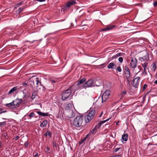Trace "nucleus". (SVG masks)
<instances>
[{
    "label": "nucleus",
    "instance_id": "1",
    "mask_svg": "<svg viewBox=\"0 0 157 157\" xmlns=\"http://www.w3.org/2000/svg\"><path fill=\"white\" fill-rule=\"evenodd\" d=\"M84 122L83 116H78L75 119L73 124L77 127H80L83 125Z\"/></svg>",
    "mask_w": 157,
    "mask_h": 157
},
{
    "label": "nucleus",
    "instance_id": "2",
    "mask_svg": "<svg viewBox=\"0 0 157 157\" xmlns=\"http://www.w3.org/2000/svg\"><path fill=\"white\" fill-rule=\"evenodd\" d=\"M124 73L125 75V77L128 84L132 81V77L130 75V72L129 68L126 66L123 67Z\"/></svg>",
    "mask_w": 157,
    "mask_h": 157
},
{
    "label": "nucleus",
    "instance_id": "3",
    "mask_svg": "<svg viewBox=\"0 0 157 157\" xmlns=\"http://www.w3.org/2000/svg\"><path fill=\"white\" fill-rule=\"evenodd\" d=\"M95 114V110L94 109L90 110L87 114L85 116V120L86 123L89 122L94 117Z\"/></svg>",
    "mask_w": 157,
    "mask_h": 157
},
{
    "label": "nucleus",
    "instance_id": "4",
    "mask_svg": "<svg viewBox=\"0 0 157 157\" xmlns=\"http://www.w3.org/2000/svg\"><path fill=\"white\" fill-rule=\"evenodd\" d=\"M76 0H71L67 2L66 4L64 6L62 9L63 11H66L67 9H69L70 7L75 5L76 3Z\"/></svg>",
    "mask_w": 157,
    "mask_h": 157
},
{
    "label": "nucleus",
    "instance_id": "5",
    "mask_svg": "<svg viewBox=\"0 0 157 157\" xmlns=\"http://www.w3.org/2000/svg\"><path fill=\"white\" fill-rule=\"evenodd\" d=\"M71 91L68 88L64 91L62 94V99L63 100H65L67 99L70 96L71 94Z\"/></svg>",
    "mask_w": 157,
    "mask_h": 157
},
{
    "label": "nucleus",
    "instance_id": "6",
    "mask_svg": "<svg viewBox=\"0 0 157 157\" xmlns=\"http://www.w3.org/2000/svg\"><path fill=\"white\" fill-rule=\"evenodd\" d=\"M94 86L95 84L94 80L93 79H90L88 80L83 84L82 87L83 88H86L91 87Z\"/></svg>",
    "mask_w": 157,
    "mask_h": 157
},
{
    "label": "nucleus",
    "instance_id": "7",
    "mask_svg": "<svg viewBox=\"0 0 157 157\" xmlns=\"http://www.w3.org/2000/svg\"><path fill=\"white\" fill-rule=\"evenodd\" d=\"M22 101V99H19L18 98H17L15 100H13L12 102L13 104V107L12 109H15L19 107Z\"/></svg>",
    "mask_w": 157,
    "mask_h": 157
},
{
    "label": "nucleus",
    "instance_id": "8",
    "mask_svg": "<svg viewBox=\"0 0 157 157\" xmlns=\"http://www.w3.org/2000/svg\"><path fill=\"white\" fill-rule=\"evenodd\" d=\"M110 95V91L108 90H106L102 94V102H103L105 101L109 98Z\"/></svg>",
    "mask_w": 157,
    "mask_h": 157
},
{
    "label": "nucleus",
    "instance_id": "9",
    "mask_svg": "<svg viewBox=\"0 0 157 157\" xmlns=\"http://www.w3.org/2000/svg\"><path fill=\"white\" fill-rule=\"evenodd\" d=\"M45 86V87L44 86L43 88L48 90L53 89L54 87V85L48 81L46 82Z\"/></svg>",
    "mask_w": 157,
    "mask_h": 157
},
{
    "label": "nucleus",
    "instance_id": "10",
    "mask_svg": "<svg viewBox=\"0 0 157 157\" xmlns=\"http://www.w3.org/2000/svg\"><path fill=\"white\" fill-rule=\"evenodd\" d=\"M69 88L71 90V92L73 91V92H75L79 88V85H78V84L75 82Z\"/></svg>",
    "mask_w": 157,
    "mask_h": 157
},
{
    "label": "nucleus",
    "instance_id": "11",
    "mask_svg": "<svg viewBox=\"0 0 157 157\" xmlns=\"http://www.w3.org/2000/svg\"><path fill=\"white\" fill-rule=\"evenodd\" d=\"M137 61L136 58H133L132 59L130 65L132 68H135L137 66Z\"/></svg>",
    "mask_w": 157,
    "mask_h": 157
},
{
    "label": "nucleus",
    "instance_id": "12",
    "mask_svg": "<svg viewBox=\"0 0 157 157\" xmlns=\"http://www.w3.org/2000/svg\"><path fill=\"white\" fill-rule=\"evenodd\" d=\"M140 82V77H138L136 78L133 81V86L136 88L138 87Z\"/></svg>",
    "mask_w": 157,
    "mask_h": 157
},
{
    "label": "nucleus",
    "instance_id": "13",
    "mask_svg": "<svg viewBox=\"0 0 157 157\" xmlns=\"http://www.w3.org/2000/svg\"><path fill=\"white\" fill-rule=\"evenodd\" d=\"M149 59V54L147 52L143 57H140L139 58V60L141 62L145 61V62H147Z\"/></svg>",
    "mask_w": 157,
    "mask_h": 157
},
{
    "label": "nucleus",
    "instance_id": "14",
    "mask_svg": "<svg viewBox=\"0 0 157 157\" xmlns=\"http://www.w3.org/2000/svg\"><path fill=\"white\" fill-rule=\"evenodd\" d=\"M67 117L69 118H72L75 116V113L72 110H69L67 113Z\"/></svg>",
    "mask_w": 157,
    "mask_h": 157
},
{
    "label": "nucleus",
    "instance_id": "15",
    "mask_svg": "<svg viewBox=\"0 0 157 157\" xmlns=\"http://www.w3.org/2000/svg\"><path fill=\"white\" fill-rule=\"evenodd\" d=\"M107 68L109 69L114 70L116 68V65L114 63H111L108 65Z\"/></svg>",
    "mask_w": 157,
    "mask_h": 157
},
{
    "label": "nucleus",
    "instance_id": "16",
    "mask_svg": "<svg viewBox=\"0 0 157 157\" xmlns=\"http://www.w3.org/2000/svg\"><path fill=\"white\" fill-rule=\"evenodd\" d=\"M114 26L113 25H109L104 28L101 29V30L102 31H106L112 29L114 27Z\"/></svg>",
    "mask_w": 157,
    "mask_h": 157
},
{
    "label": "nucleus",
    "instance_id": "17",
    "mask_svg": "<svg viewBox=\"0 0 157 157\" xmlns=\"http://www.w3.org/2000/svg\"><path fill=\"white\" fill-rule=\"evenodd\" d=\"M36 112L39 115L41 116H42L45 117L48 116V113H42L41 111H36Z\"/></svg>",
    "mask_w": 157,
    "mask_h": 157
},
{
    "label": "nucleus",
    "instance_id": "18",
    "mask_svg": "<svg viewBox=\"0 0 157 157\" xmlns=\"http://www.w3.org/2000/svg\"><path fill=\"white\" fill-rule=\"evenodd\" d=\"M17 86H15L13 87L9 91L8 93V94L10 95L11 94L13 93L17 89Z\"/></svg>",
    "mask_w": 157,
    "mask_h": 157
},
{
    "label": "nucleus",
    "instance_id": "19",
    "mask_svg": "<svg viewBox=\"0 0 157 157\" xmlns=\"http://www.w3.org/2000/svg\"><path fill=\"white\" fill-rule=\"evenodd\" d=\"M86 80V79L85 78H83L79 81H78L76 82L78 84V85H79L80 84H81L83 82H85Z\"/></svg>",
    "mask_w": 157,
    "mask_h": 157
},
{
    "label": "nucleus",
    "instance_id": "20",
    "mask_svg": "<svg viewBox=\"0 0 157 157\" xmlns=\"http://www.w3.org/2000/svg\"><path fill=\"white\" fill-rule=\"evenodd\" d=\"M122 139L124 141H126L128 139V135L127 134H124L122 136Z\"/></svg>",
    "mask_w": 157,
    "mask_h": 157
},
{
    "label": "nucleus",
    "instance_id": "21",
    "mask_svg": "<svg viewBox=\"0 0 157 157\" xmlns=\"http://www.w3.org/2000/svg\"><path fill=\"white\" fill-rule=\"evenodd\" d=\"M35 81L36 82V85H37V87H38L39 86H42L41 81L40 80H39V79L38 78H36Z\"/></svg>",
    "mask_w": 157,
    "mask_h": 157
},
{
    "label": "nucleus",
    "instance_id": "22",
    "mask_svg": "<svg viewBox=\"0 0 157 157\" xmlns=\"http://www.w3.org/2000/svg\"><path fill=\"white\" fill-rule=\"evenodd\" d=\"M109 118H108L107 119V120L104 121H100V122L98 123V125L97 126H98V128H99L100 127H101V125L103 123H105L106 121H109Z\"/></svg>",
    "mask_w": 157,
    "mask_h": 157
},
{
    "label": "nucleus",
    "instance_id": "23",
    "mask_svg": "<svg viewBox=\"0 0 157 157\" xmlns=\"http://www.w3.org/2000/svg\"><path fill=\"white\" fill-rule=\"evenodd\" d=\"M48 123V121L46 120H44L40 124V126L41 127H45Z\"/></svg>",
    "mask_w": 157,
    "mask_h": 157
},
{
    "label": "nucleus",
    "instance_id": "24",
    "mask_svg": "<svg viewBox=\"0 0 157 157\" xmlns=\"http://www.w3.org/2000/svg\"><path fill=\"white\" fill-rule=\"evenodd\" d=\"M97 128H98V126L97 125L95 126L94 128L91 130L90 133L93 134H95L97 132Z\"/></svg>",
    "mask_w": 157,
    "mask_h": 157
},
{
    "label": "nucleus",
    "instance_id": "25",
    "mask_svg": "<svg viewBox=\"0 0 157 157\" xmlns=\"http://www.w3.org/2000/svg\"><path fill=\"white\" fill-rule=\"evenodd\" d=\"M37 91L36 90H34L32 93V94L31 97V98L33 100L35 99L37 95Z\"/></svg>",
    "mask_w": 157,
    "mask_h": 157
},
{
    "label": "nucleus",
    "instance_id": "26",
    "mask_svg": "<svg viewBox=\"0 0 157 157\" xmlns=\"http://www.w3.org/2000/svg\"><path fill=\"white\" fill-rule=\"evenodd\" d=\"M123 54L122 53H117L116 55L113 56L112 58L113 59L116 58L119 56H122Z\"/></svg>",
    "mask_w": 157,
    "mask_h": 157
},
{
    "label": "nucleus",
    "instance_id": "27",
    "mask_svg": "<svg viewBox=\"0 0 157 157\" xmlns=\"http://www.w3.org/2000/svg\"><path fill=\"white\" fill-rule=\"evenodd\" d=\"M147 65L148 62H145L144 63L142 64V65L144 68V71L146 70V67L147 66Z\"/></svg>",
    "mask_w": 157,
    "mask_h": 157
},
{
    "label": "nucleus",
    "instance_id": "28",
    "mask_svg": "<svg viewBox=\"0 0 157 157\" xmlns=\"http://www.w3.org/2000/svg\"><path fill=\"white\" fill-rule=\"evenodd\" d=\"M152 65V70L154 71H155L156 69V64L155 63H153Z\"/></svg>",
    "mask_w": 157,
    "mask_h": 157
},
{
    "label": "nucleus",
    "instance_id": "29",
    "mask_svg": "<svg viewBox=\"0 0 157 157\" xmlns=\"http://www.w3.org/2000/svg\"><path fill=\"white\" fill-rule=\"evenodd\" d=\"M48 81L49 82H51V83H52L53 84L56 83V81L55 80L53 79H52V78H49Z\"/></svg>",
    "mask_w": 157,
    "mask_h": 157
},
{
    "label": "nucleus",
    "instance_id": "30",
    "mask_svg": "<svg viewBox=\"0 0 157 157\" xmlns=\"http://www.w3.org/2000/svg\"><path fill=\"white\" fill-rule=\"evenodd\" d=\"M30 79L31 80L30 84L32 86V87H33L34 86V85L35 80L32 79L31 78H30Z\"/></svg>",
    "mask_w": 157,
    "mask_h": 157
},
{
    "label": "nucleus",
    "instance_id": "31",
    "mask_svg": "<svg viewBox=\"0 0 157 157\" xmlns=\"http://www.w3.org/2000/svg\"><path fill=\"white\" fill-rule=\"evenodd\" d=\"M44 135L46 136H48L49 137H50L51 136V134L50 132L47 131V132L44 134Z\"/></svg>",
    "mask_w": 157,
    "mask_h": 157
},
{
    "label": "nucleus",
    "instance_id": "32",
    "mask_svg": "<svg viewBox=\"0 0 157 157\" xmlns=\"http://www.w3.org/2000/svg\"><path fill=\"white\" fill-rule=\"evenodd\" d=\"M35 114L33 112L31 113L29 115V117H30V119H31L32 117H35Z\"/></svg>",
    "mask_w": 157,
    "mask_h": 157
},
{
    "label": "nucleus",
    "instance_id": "33",
    "mask_svg": "<svg viewBox=\"0 0 157 157\" xmlns=\"http://www.w3.org/2000/svg\"><path fill=\"white\" fill-rule=\"evenodd\" d=\"M21 85L23 86H25V87L26 88H27L29 86V85H28L27 83L25 82L22 83L21 84Z\"/></svg>",
    "mask_w": 157,
    "mask_h": 157
},
{
    "label": "nucleus",
    "instance_id": "34",
    "mask_svg": "<svg viewBox=\"0 0 157 157\" xmlns=\"http://www.w3.org/2000/svg\"><path fill=\"white\" fill-rule=\"evenodd\" d=\"M71 105L70 103L67 104L66 106V109H69L70 107H71Z\"/></svg>",
    "mask_w": 157,
    "mask_h": 157
},
{
    "label": "nucleus",
    "instance_id": "35",
    "mask_svg": "<svg viewBox=\"0 0 157 157\" xmlns=\"http://www.w3.org/2000/svg\"><path fill=\"white\" fill-rule=\"evenodd\" d=\"M127 92L125 90H124L122 92L121 97H123L126 94Z\"/></svg>",
    "mask_w": 157,
    "mask_h": 157
},
{
    "label": "nucleus",
    "instance_id": "36",
    "mask_svg": "<svg viewBox=\"0 0 157 157\" xmlns=\"http://www.w3.org/2000/svg\"><path fill=\"white\" fill-rule=\"evenodd\" d=\"M13 102H12L10 103L6 104V105L7 107H11L13 106Z\"/></svg>",
    "mask_w": 157,
    "mask_h": 157
},
{
    "label": "nucleus",
    "instance_id": "37",
    "mask_svg": "<svg viewBox=\"0 0 157 157\" xmlns=\"http://www.w3.org/2000/svg\"><path fill=\"white\" fill-rule=\"evenodd\" d=\"M6 124V122L4 121L3 122H0V126H4Z\"/></svg>",
    "mask_w": 157,
    "mask_h": 157
},
{
    "label": "nucleus",
    "instance_id": "38",
    "mask_svg": "<svg viewBox=\"0 0 157 157\" xmlns=\"http://www.w3.org/2000/svg\"><path fill=\"white\" fill-rule=\"evenodd\" d=\"M116 70L119 72H121V69L120 66L117 68Z\"/></svg>",
    "mask_w": 157,
    "mask_h": 157
},
{
    "label": "nucleus",
    "instance_id": "39",
    "mask_svg": "<svg viewBox=\"0 0 157 157\" xmlns=\"http://www.w3.org/2000/svg\"><path fill=\"white\" fill-rule=\"evenodd\" d=\"M87 136H86L84 138L81 140V142L80 143V144H81V143L83 142L86 140L87 138Z\"/></svg>",
    "mask_w": 157,
    "mask_h": 157
},
{
    "label": "nucleus",
    "instance_id": "40",
    "mask_svg": "<svg viewBox=\"0 0 157 157\" xmlns=\"http://www.w3.org/2000/svg\"><path fill=\"white\" fill-rule=\"evenodd\" d=\"M119 61L121 63H122L123 61V58L122 57H120L118 58Z\"/></svg>",
    "mask_w": 157,
    "mask_h": 157
},
{
    "label": "nucleus",
    "instance_id": "41",
    "mask_svg": "<svg viewBox=\"0 0 157 157\" xmlns=\"http://www.w3.org/2000/svg\"><path fill=\"white\" fill-rule=\"evenodd\" d=\"M24 10V8L20 7L19 8L18 10L19 11V13L22 11Z\"/></svg>",
    "mask_w": 157,
    "mask_h": 157
},
{
    "label": "nucleus",
    "instance_id": "42",
    "mask_svg": "<svg viewBox=\"0 0 157 157\" xmlns=\"http://www.w3.org/2000/svg\"><path fill=\"white\" fill-rule=\"evenodd\" d=\"M52 145L54 147H56L57 144L56 143L55 141L52 142Z\"/></svg>",
    "mask_w": 157,
    "mask_h": 157
},
{
    "label": "nucleus",
    "instance_id": "43",
    "mask_svg": "<svg viewBox=\"0 0 157 157\" xmlns=\"http://www.w3.org/2000/svg\"><path fill=\"white\" fill-rule=\"evenodd\" d=\"M50 151V148L48 147H46V150L45 151L47 153H49V151Z\"/></svg>",
    "mask_w": 157,
    "mask_h": 157
},
{
    "label": "nucleus",
    "instance_id": "44",
    "mask_svg": "<svg viewBox=\"0 0 157 157\" xmlns=\"http://www.w3.org/2000/svg\"><path fill=\"white\" fill-rule=\"evenodd\" d=\"M153 5L154 7H156L157 6V1L154 2Z\"/></svg>",
    "mask_w": 157,
    "mask_h": 157
},
{
    "label": "nucleus",
    "instance_id": "45",
    "mask_svg": "<svg viewBox=\"0 0 157 157\" xmlns=\"http://www.w3.org/2000/svg\"><path fill=\"white\" fill-rule=\"evenodd\" d=\"M106 64L105 63H104L102 64H101L100 65V66L101 67H105V66H106Z\"/></svg>",
    "mask_w": 157,
    "mask_h": 157
},
{
    "label": "nucleus",
    "instance_id": "46",
    "mask_svg": "<svg viewBox=\"0 0 157 157\" xmlns=\"http://www.w3.org/2000/svg\"><path fill=\"white\" fill-rule=\"evenodd\" d=\"M147 85L146 84H145L144 85V86L143 87V90H144L147 87Z\"/></svg>",
    "mask_w": 157,
    "mask_h": 157
},
{
    "label": "nucleus",
    "instance_id": "47",
    "mask_svg": "<svg viewBox=\"0 0 157 157\" xmlns=\"http://www.w3.org/2000/svg\"><path fill=\"white\" fill-rule=\"evenodd\" d=\"M146 70H145V71H144L142 73L143 75H146L147 74V73L146 72Z\"/></svg>",
    "mask_w": 157,
    "mask_h": 157
},
{
    "label": "nucleus",
    "instance_id": "48",
    "mask_svg": "<svg viewBox=\"0 0 157 157\" xmlns=\"http://www.w3.org/2000/svg\"><path fill=\"white\" fill-rule=\"evenodd\" d=\"M29 144L28 142H25L24 144L25 146V147H27L28 145Z\"/></svg>",
    "mask_w": 157,
    "mask_h": 157
},
{
    "label": "nucleus",
    "instance_id": "49",
    "mask_svg": "<svg viewBox=\"0 0 157 157\" xmlns=\"http://www.w3.org/2000/svg\"><path fill=\"white\" fill-rule=\"evenodd\" d=\"M35 1H37L38 2H42L45 1V0H34Z\"/></svg>",
    "mask_w": 157,
    "mask_h": 157
},
{
    "label": "nucleus",
    "instance_id": "50",
    "mask_svg": "<svg viewBox=\"0 0 157 157\" xmlns=\"http://www.w3.org/2000/svg\"><path fill=\"white\" fill-rule=\"evenodd\" d=\"M20 138V137L18 136H16L14 139V140H15V141H16L18 139Z\"/></svg>",
    "mask_w": 157,
    "mask_h": 157
},
{
    "label": "nucleus",
    "instance_id": "51",
    "mask_svg": "<svg viewBox=\"0 0 157 157\" xmlns=\"http://www.w3.org/2000/svg\"><path fill=\"white\" fill-rule=\"evenodd\" d=\"M111 157H121V155H116L114 156H111Z\"/></svg>",
    "mask_w": 157,
    "mask_h": 157
},
{
    "label": "nucleus",
    "instance_id": "52",
    "mask_svg": "<svg viewBox=\"0 0 157 157\" xmlns=\"http://www.w3.org/2000/svg\"><path fill=\"white\" fill-rule=\"evenodd\" d=\"M120 149V147H117V148H116L115 149V151L114 152H116L119 149Z\"/></svg>",
    "mask_w": 157,
    "mask_h": 157
},
{
    "label": "nucleus",
    "instance_id": "53",
    "mask_svg": "<svg viewBox=\"0 0 157 157\" xmlns=\"http://www.w3.org/2000/svg\"><path fill=\"white\" fill-rule=\"evenodd\" d=\"M103 114V112L102 111L101 112V113H100V114L99 116V117H101L102 116Z\"/></svg>",
    "mask_w": 157,
    "mask_h": 157
},
{
    "label": "nucleus",
    "instance_id": "54",
    "mask_svg": "<svg viewBox=\"0 0 157 157\" xmlns=\"http://www.w3.org/2000/svg\"><path fill=\"white\" fill-rule=\"evenodd\" d=\"M6 111H1L0 112V114H1L3 113H6Z\"/></svg>",
    "mask_w": 157,
    "mask_h": 157
},
{
    "label": "nucleus",
    "instance_id": "55",
    "mask_svg": "<svg viewBox=\"0 0 157 157\" xmlns=\"http://www.w3.org/2000/svg\"><path fill=\"white\" fill-rule=\"evenodd\" d=\"M22 4V2H20V3H18L17 4V5H18V6L21 5Z\"/></svg>",
    "mask_w": 157,
    "mask_h": 157
},
{
    "label": "nucleus",
    "instance_id": "56",
    "mask_svg": "<svg viewBox=\"0 0 157 157\" xmlns=\"http://www.w3.org/2000/svg\"><path fill=\"white\" fill-rule=\"evenodd\" d=\"M38 156V155L37 153H36V154H35L34 156V157H37Z\"/></svg>",
    "mask_w": 157,
    "mask_h": 157
},
{
    "label": "nucleus",
    "instance_id": "57",
    "mask_svg": "<svg viewBox=\"0 0 157 157\" xmlns=\"http://www.w3.org/2000/svg\"><path fill=\"white\" fill-rule=\"evenodd\" d=\"M122 106H124V107H123V108H124V105H121V106H119V108H121V107H122Z\"/></svg>",
    "mask_w": 157,
    "mask_h": 157
},
{
    "label": "nucleus",
    "instance_id": "58",
    "mask_svg": "<svg viewBox=\"0 0 157 157\" xmlns=\"http://www.w3.org/2000/svg\"><path fill=\"white\" fill-rule=\"evenodd\" d=\"M7 136V135L6 134H4V136L6 138V136Z\"/></svg>",
    "mask_w": 157,
    "mask_h": 157
},
{
    "label": "nucleus",
    "instance_id": "59",
    "mask_svg": "<svg viewBox=\"0 0 157 157\" xmlns=\"http://www.w3.org/2000/svg\"><path fill=\"white\" fill-rule=\"evenodd\" d=\"M35 41V40H34L33 41H29V42H30L31 43H33Z\"/></svg>",
    "mask_w": 157,
    "mask_h": 157
},
{
    "label": "nucleus",
    "instance_id": "60",
    "mask_svg": "<svg viewBox=\"0 0 157 157\" xmlns=\"http://www.w3.org/2000/svg\"><path fill=\"white\" fill-rule=\"evenodd\" d=\"M3 109L1 108H0V111L2 110Z\"/></svg>",
    "mask_w": 157,
    "mask_h": 157
},
{
    "label": "nucleus",
    "instance_id": "61",
    "mask_svg": "<svg viewBox=\"0 0 157 157\" xmlns=\"http://www.w3.org/2000/svg\"><path fill=\"white\" fill-rule=\"evenodd\" d=\"M156 44V46L157 47V41H156L155 42Z\"/></svg>",
    "mask_w": 157,
    "mask_h": 157
},
{
    "label": "nucleus",
    "instance_id": "62",
    "mask_svg": "<svg viewBox=\"0 0 157 157\" xmlns=\"http://www.w3.org/2000/svg\"><path fill=\"white\" fill-rule=\"evenodd\" d=\"M156 55H157V52H156Z\"/></svg>",
    "mask_w": 157,
    "mask_h": 157
},
{
    "label": "nucleus",
    "instance_id": "63",
    "mask_svg": "<svg viewBox=\"0 0 157 157\" xmlns=\"http://www.w3.org/2000/svg\"><path fill=\"white\" fill-rule=\"evenodd\" d=\"M151 51H152V50H153V49H151Z\"/></svg>",
    "mask_w": 157,
    "mask_h": 157
},
{
    "label": "nucleus",
    "instance_id": "64",
    "mask_svg": "<svg viewBox=\"0 0 157 157\" xmlns=\"http://www.w3.org/2000/svg\"><path fill=\"white\" fill-rule=\"evenodd\" d=\"M156 75H157V72H156Z\"/></svg>",
    "mask_w": 157,
    "mask_h": 157
}]
</instances>
